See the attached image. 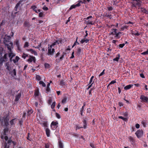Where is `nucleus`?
I'll return each mask as SVG.
<instances>
[{"label": "nucleus", "mask_w": 148, "mask_h": 148, "mask_svg": "<svg viewBox=\"0 0 148 148\" xmlns=\"http://www.w3.org/2000/svg\"><path fill=\"white\" fill-rule=\"evenodd\" d=\"M15 145V143L10 138L8 140L7 143H5L4 144L3 147V148H9L11 147H14Z\"/></svg>", "instance_id": "nucleus-1"}, {"label": "nucleus", "mask_w": 148, "mask_h": 148, "mask_svg": "<svg viewBox=\"0 0 148 148\" xmlns=\"http://www.w3.org/2000/svg\"><path fill=\"white\" fill-rule=\"evenodd\" d=\"M58 125V123L57 121H53L51 124V129L52 130H55L57 128Z\"/></svg>", "instance_id": "nucleus-2"}, {"label": "nucleus", "mask_w": 148, "mask_h": 148, "mask_svg": "<svg viewBox=\"0 0 148 148\" xmlns=\"http://www.w3.org/2000/svg\"><path fill=\"white\" fill-rule=\"evenodd\" d=\"M8 54L9 57L10 58V62H12V59L16 56L15 53H14L13 51L12 50L11 51H8Z\"/></svg>", "instance_id": "nucleus-3"}, {"label": "nucleus", "mask_w": 148, "mask_h": 148, "mask_svg": "<svg viewBox=\"0 0 148 148\" xmlns=\"http://www.w3.org/2000/svg\"><path fill=\"white\" fill-rule=\"evenodd\" d=\"M132 3L134 6L136 7L137 5L140 6V0H132Z\"/></svg>", "instance_id": "nucleus-4"}, {"label": "nucleus", "mask_w": 148, "mask_h": 148, "mask_svg": "<svg viewBox=\"0 0 148 148\" xmlns=\"http://www.w3.org/2000/svg\"><path fill=\"white\" fill-rule=\"evenodd\" d=\"M8 121L9 119L8 117L4 116L2 120V122L4 123L5 125V126H7L9 125Z\"/></svg>", "instance_id": "nucleus-5"}, {"label": "nucleus", "mask_w": 148, "mask_h": 148, "mask_svg": "<svg viewBox=\"0 0 148 148\" xmlns=\"http://www.w3.org/2000/svg\"><path fill=\"white\" fill-rule=\"evenodd\" d=\"M55 51L54 49L53 48H52L50 47H50H48V55L50 56H52L53 55L54 53L55 52Z\"/></svg>", "instance_id": "nucleus-6"}, {"label": "nucleus", "mask_w": 148, "mask_h": 148, "mask_svg": "<svg viewBox=\"0 0 148 148\" xmlns=\"http://www.w3.org/2000/svg\"><path fill=\"white\" fill-rule=\"evenodd\" d=\"M27 61L29 63H30L32 62L35 63L36 62V59L35 57L30 56L29 58L27 60Z\"/></svg>", "instance_id": "nucleus-7"}, {"label": "nucleus", "mask_w": 148, "mask_h": 148, "mask_svg": "<svg viewBox=\"0 0 148 148\" xmlns=\"http://www.w3.org/2000/svg\"><path fill=\"white\" fill-rule=\"evenodd\" d=\"M135 134L138 138L141 137L143 134V131L142 130H138L136 133Z\"/></svg>", "instance_id": "nucleus-8"}, {"label": "nucleus", "mask_w": 148, "mask_h": 148, "mask_svg": "<svg viewBox=\"0 0 148 148\" xmlns=\"http://www.w3.org/2000/svg\"><path fill=\"white\" fill-rule=\"evenodd\" d=\"M5 45L7 47L8 51L12 50V49H13V44L12 42H10L9 45L5 44Z\"/></svg>", "instance_id": "nucleus-9"}, {"label": "nucleus", "mask_w": 148, "mask_h": 148, "mask_svg": "<svg viewBox=\"0 0 148 148\" xmlns=\"http://www.w3.org/2000/svg\"><path fill=\"white\" fill-rule=\"evenodd\" d=\"M140 99L142 100V101L148 102V98L144 96V95H141Z\"/></svg>", "instance_id": "nucleus-10"}, {"label": "nucleus", "mask_w": 148, "mask_h": 148, "mask_svg": "<svg viewBox=\"0 0 148 148\" xmlns=\"http://www.w3.org/2000/svg\"><path fill=\"white\" fill-rule=\"evenodd\" d=\"M94 78V76H92L90 80L89 81V84L88 85V88H87V89H89L92 86V84L94 83V81H93V79Z\"/></svg>", "instance_id": "nucleus-11"}, {"label": "nucleus", "mask_w": 148, "mask_h": 148, "mask_svg": "<svg viewBox=\"0 0 148 148\" xmlns=\"http://www.w3.org/2000/svg\"><path fill=\"white\" fill-rule=\"evenodd\" d=\"M21 95V92L18 93L15 96V99L14 101L15 102H17L19 100L20 98Z\"/></svg>", "instance_id": "nucleus-12"}, {"label": "nucleus", "mask_w": 148, "mask_h": 148, "mask_svg": "<svg viewBox=\"0 0 148 148\" xmlns=\"http://www.w3.org/2000/svg\"><path fill=\"white\" fill-rule=\"evenodd\" d=\"M117 29H116L112 28L111 29V32L109 34L110 35H115L116 36V34Z\"/></svg>", "instance_id": "nucleus-13"}, {"label": "nucleus", "mask_w": 148, "mask_h": 148, "mask_svg": "<svg viewBox=\"0 0 148 148\" xmlns=\"http://www.w3.org/2000/svg\"><path fill=\"white\" fill-rule=\"evenodd\" d=\"M132 35H134L135 36H139L140 34L136 30L132 31Z\"/></svg>", "instance_id": "nucleus-14"}, {"label": "nucleus", "mask_w": 148, "mask_h": 148, "mask_svg": "<svg viewBox=\"0 0 148 148\" xmlns=\"http://www.w3.org/2000/svg\"><path fill=\"white\" fill-rule=\"evenodd\" d=\"M37 7L36 5H33L31 7V8L36 13H38L40 12V10H37L36 9Z\"/></svg>", "instance_id": "nucleus-15"}, {"label": "nucleus", "mask_w": 148, "mask_h": 148, "mask_svg": "<svg viewBox=\"0 0 148 148\" xmlns=\"http://www.w3.org/2000/svg\"><path fill=\"white\" fill-rule=\"evenodd\" d=\"M7 55H8V53H5L3 57L1 58L2 62H5L8 60V59L7 57Z\"/></svg>", "instance_id": "nucleus-16"}, {"label": "nucleus", "mask_w": 148, "mask_h": 148, "mask_svg": "<svg viewBox=\"0 0 148 148\" xmlns=\"http://www.w3.org/2000/svg\"><path fill=\"white\" fill-rule=\"evenodd\" d=\"M45 132L47 136L48 137L50 136V135L51 131L48 128H46L45 129Z\"/></svg>", "instance_id": "nucleus-17"}, {"label": "nucleus", "mask_w": 148, "mask_h": 148, "mask_svg": "<svg viewBox=\"0 0 148 148\" xmlns=\"http://www.w3.org/2000/svg\"><path fill=\"white\" fill-rule=\"evenodd\" d=\"M20 58L18 56H16L15 57V58L14 59H12V62L13 61V62L14 63H16L18 62V60H19Z\"/></svg>", "instance_id": "nucleus-18"}, {"label": "nucleus", "mask_w": 148, "mask_h": 148, "mask_svg": "<svg viewBox=\"0 0 148 148\" xmlns=\"http://www.w3.org/2000/svg\"><path fill=\"white\" fill-rule=\"evenodd\" d=\"M27 51L30 52L32 54H34L35 56H37V52L35 51L34 50L32 49H28Z\"/></svg>", "instance_id": "nucleus-19"}, {"label": "nucleus", "mask_w": 148, "mask_h": 148, "mask_svg": "<svg viewBox=\"0 0 148 148\" xmlns=\"http://www.w3.org/2000/svg\"><path fill=\"white\" fill-rule=\"evenodd\" d=\"M5 66L6 67V69L9 71H10L11 68L10 66V63L9 62H7L5 63Z\"/></svg>", "instance_id": "nucleus-20"}, {"label": "nucleus", "mask_w": 148, "mask_h": 148, "mask_svg": "<svg viewBox=\"0 0 148 148\" xmlns=\"http://www.w3.org/2000/svg\"><path fill=\"white\" fill-rule=\"evenodd\" d=\"M122 33L121 32H119L118 33L117 32L116 34V36H115V38L116 39H119L121 37V36L120 34Z\"/></svg>", "instance_id": "nucleus-21"}, {"label": "nucleus", "mask_w": 148, "mask_h": 148, "mask_svg": "<svg viewBox=\"0 0 148 148\" xmlns=\"http://www.w3.org/2000/svg\"><path fill=\"white\" fill-rule=\"evenodd\" d=\"M133 86V85L130 84L129 85H127L125 86L124 88V89L125 90H127L130 89Z\"/></svg>", "instance_id": "nucleus-22"}, {"label": "nucleus", "mask_w": 148, "mask_h": 148, "mask_svg": "<svg viewBox=\"0 0 148 148\" xmlns=\"http://www.w3.org/2000/svg\"><path fill=\"white\" fill-rule=\"evenodd\" d=\"M16 119H12L10 121V123L11 125H13L14 124V123H16Z\"/></svg>", "instance_id": "nucleus-23"}, {"label": "nucleus", "mask_w": 148, "mask_h": 148, "mask_svg": "<svg viewBox=\"0 0 148 148\" xmlns=\"http://www.w3.org/2000/svg\"><path fill=\"white\" fill-rule=\"evenodd\" d=\"M21 1H20L16 5L15 7V9L16 11H17V9L19 7L20 4L21 3Z\"/></svg>", "instance_id": "nucleus-24"}, {"label": "nucleus", "mask_w": 148, "mask_h": 148, "mask_svg": "<svg viewBox=\"0 0 148 148\" xmlns=\"http://www.w3.org/2000/svg\"><path fill=\"white\" fill-rule=\"evenodd\" d=\"M89 40L88 39H82L80 42L81 43L83 44L84 42H85L86 43H87L89 41Z\"/></svg>", "instance_id": "nucleus-25"}, {"label": "nucleus", "mask_w": 148, "mask_h": 148, "mask_svg": "<svg viewBox=\"0 0 148 148\" xmlns=\"http://www.w3.org/2000/svg\"><path fill=\"white\" fill-rule=\"evenodd\" d=\"M130 141L131 143H134V140L132 136H129L128 138Z\"/></svg>", "instance_id": "nucleus-26"}, {"label": "nucleus", "mask_w": 148, "mask_h": 148, "mask_svg": "<svg viewBox=\"0 0 148 148\" xmlns=\"http://www.w3.org/2000/svg\"><path fill=\"white\" fill-rule=\"evenodd\" d=\"M120 57L119 54H118L116 56V58L113 59V60L114 61H118Z\"/></svg>", "instance_id": "nucleus-27"}, {"label": "nucleus", "mask_w": 148, "mask_h": 148, "mask_svg": "<svg viewBox=\"0 0 148 148\" xmlns=\"http://www.w3.org/2000/svg\"><path fill=\"white\" fill-rule=\"evenodd\" d=\"M1 138L2 139H4L6 140L7 141L8 139V136L5 135H1Z\"/></svg>", "instance_id": "nucleus-28"}, {"label": "nucleus", "mask_w": 148, "mask_h": 148, "mask_svg": "<svg viewBox=\"0 0 148 148\" xmlns=\"http://www.w3.org/2000/svg\"><path fill=\"white\" fill-rule=\"evenodd\" d=\"M83 123L84 124L83 127L84 129H86V128L87 123L86 121V120L84 119L83 121Z\"/></svg>", "instance_id": "nucleus-29"}, {"label": "nucleus", "mask_w": 148, "mask_h": 148, "mask_svg": "<svg viewBox=\"0 0 148 148\" xmlns=\"http://www.w3.org/2000/svg\"><path fill=\"white\" fill-rule=\"evenodd\" d=\"M77 39H78V37H77V38H76V40L74 42V43L73 45V46H72V48L73 47L76 45H78L79 44V43L78 42H77Z\"/></svg>", "instance_id": "nucleus-30"}, {"label": "nucleus", "mask_w": 148, "mask_h": 148, "mask_svg": "<svg viewBox=\"0 0 148 148\" xmlns=\"http://www.w3.org/2000/svg\"><path fill=\"white\" fill-rule=\"evenodd\" d=\"M11 73L12 74V75L13 76L16 75V70L15 69H14L13 70L11 71Z\"/></svg>", "instance_id": "nucleus-31"}, {"label": "nucleus", "mask_w": 148, "mask_h": 148, "mask_svg": "<svg viewBox=\"0 0 148 148\" xmlns=\"http://www.w3.org/2000/svg\"><path fill=\"white\" fill-rule=\"evenodd\" d=\"M59 43L58 42V41H56L54 42L52 45H50V47L52 48L55 45H56L57 44H58Z\"/></svg>", "instance_id": "nucleus-32"}, {"label": "nucleus", "mask_w": 148, "mask_h": 148, "mask_svg": "<svg viewBox=\"0 0 148 148\" xmlns=\"http://www.w3.org/2000/svg\"><path fill=\"white\" fill-rule=\"evenodd\" d=\"M15 43L16 46H18L20 45L19 41L18 40L16 39L15 41Z\"/></svg>", "instance_id": "nucleus-33"}, {"label": "nucleus", "mask_w": 148, "mask_h": 148, "mask_svg": "<svg viewBox=\"0 0 148 148\" xmlns=\"http://www.w3.org/2000/svg\"><path fill=\"white\" fill-rule=\"evenodd\" d=\"M66 100H67V98L65 97H64L62 101V103L63 104H64L66 102Z\"/></svg>", "instance_id": "nucleus-34"}, {"label": "nucleus", "mask_w": 148, "mask_h": 148, "mask_svg": "<svg viewBox=\"0 0 148 148\" xmlns=\"http://www.w3.org/2000/svg\"><path fill=\"white\" fill-rule=\"evenodd\" d=\"M42 126L45 127H46L47 126V123L44 122L41 124Z\"/></svg>", "instance_id": "nucleus-35"}, {"label": "nucleus", "mask_w": 148, "mask_h": 148, "mask_svg": "<svg viewBox=\"0 0 148 148\" xmlns=\"http://www.w3.org/2000/svg\"><path fill=\"white\" fill-rule=\"evenodd\" d=\"M60 84L62 86H63L65 84V83L64 82V81L63 80H60Z\"/></svg>", "instance_id": "nucleus-36"}, {"label": "nucleus", "mask_w": 148, "mask_h": 148, "mask_svg": "<svg viewBox=\"0 0 148 148\" xmlns=\"http://www.w3.org/2000/svg\"><path fill=\"white\" fill-rule=\"evenodd\" d=\"M8 128H6L4 130V133H3V135H6V133L8 132Z\"/></svg>", "instance_id": "nucleus-37"}, {"label": "nucleus", "mask_w": 148, "mask_h": 148, "mask_svg": "<svg viewBox=\"0 0 148 148\" xmlns=\"http://www.w3.org/2000/svg\"><path fill=\"white\" fill-rule=\"evenodd\" d=\"M81 49L80 48H78L77 52V55H79L81 53Z\"/></svg>", "instance_id": "nucleus-38"}, {"label": "nucleus", "mask_w": 148, "mask_h": 148, "mask_svg": "<svg viewBox=\"0 0 148 148\" xmlns=\"http://www.w3.org/2000/svg\"><path fill=\"white\" fill-rule=\"evenodd\" d=\"M28 55L27 54H25L24 53H23L22 56V58L24 59H25L26 58L28 57Z\"/></svg>", "instance_id": "nucleus-39"}, {"label": "nucleus", "mask_w": 148, "mask_h": 148, "mask_svg": "<svg viewBox=\"0 0 148 148\" xmlns=\"http://www.w3.org/2000/svg\"><path fill=\"white\" fill-rule=\"evenodd\" d=\"M119 118L121 119L124 121H126L127 120V119L126 118H124L122 116H119Z\"/></svg>", "instance_id": "nucleus-40"}, {"label": "nucleus", "mask_w": 148, "mask_h": 148, "mask_svg": "<svg viewBox=\"0 0 148 148\" xmlns=\"http://www.w3.org/2000/svg\"><path fill=\"white\" fill-rule=\"evenodd\" d=\"M29 45V43L27 42H25V44L24 45L23 47L25 48L26 47H28Z\"/></svg>", "instance_id": "nucleus-41"}, {"label": "nucleus", "mask_w": 148, "mask_h": 148, "mask_svg": "<svg viewBox=\"0 0 148 148\" xmlns=\"http://www.w3.org/2000/svg\"><path fill=\"white\" fill-rule=\"evenodd\" d=\"M55 104H56L55 102L54 101V102H53V103H52L51 106V108L52 109H53L54 108L55 106Z\"/></svg>", "instance_id": "nucleus-42"}, {"label": "nucleus", "mask_w": 148, "mask_h": 148, "mask_svg": "<svg viewBox=\"0 0 148 148\" xmlns=\"http://www.w3.org/2000/svg\"><path fill=\"white\" fill-rule=\"evenodd\" d=\"M39 83L40 84L42 85L43 87H45L46 86L45 84L43 81H40Z\"/></svg>", "instance_id": "nucleus-43"}, {"label": "nucleus", "mask_w": 148, "mask_h": 148, "mask_svg": "<svg viewBox=\"0 0 148 148\" xmlns=\"http://www.w3.org/2000/svg\"><path fill=\"white\" fill-rule=\"evenodd\" d=\"M141 54L144 55L148 54V49H147L146 51L142 53Z\"/></svg>", "instance_id": "nucleus-44"}, {"label": "nucleus", "mask_w": 148, "mask_h": 148, "mask_svg": "<svg viewBox=\"0 0 148 148\" xmlns=\"http://www.w3.org/2000/svg\"><path fill=\"white\" fill-rule=\"evenodd\" d=\"M125 45V44L124 43L120 44L119 45L118 47L120 48H122Z\"/></svg>", "instance_id": "nucleus-45"}, {"label": "nucleus", "mask_w": 148, "mask_h": 148, "mask_svg": "<svg viewBox=\"0 0 148 148\" xmlns=\"http://www.w3.org/2000/svg\"><path fill=\"white\" fill-rule=\"evenodd\" d=\"M33 112V111L31 109L30 110H28V111L27 112V113L28 114V115H30L31 114H32Z\"/></svg>", "instance_id": "nucleus-46"}, {"label": "nucleus", "mask_w": 148, "mask_h": 148, "mask_svg": "<svg viewBox=\"0 0 148 148\" xmlns=\"http://www.w3.org/2000/svg\"><path fill=\"white\" fill-rule=\"evenodd\" d=\"M36 79L38 81L41 80V78L40 76L38 75H36Z\"/></svg>", "instance_id": "nucleus-47"}, {"label": "nucleus", "mask_w": 148, "mask_h": 148, "mask_svg": "<svg viewBox=\"0 0 148 148\" xmlns=\"http://www.w3.org/2000/svg\"><path fill=\"white\" fill-rule=\"evenodd\" d=\"M87 23L88 24H90L91 25H93L94 24V23L93 22V21H87Z\"/></svg>", "instance_id": "nucleus-48"}, {"label": "nucleus", "mask_w": 148, "mask_h": 148, "mask_svg": "<svg viewBox=\"0 0 148 148\" xmlns=\"http://www.w3.org/2000/svg\"><path fill=\"white\" fill-rule=\"evenodd\" d=\"M76 7L75 5H73L71 6L70 8H69V10H70L73 8H75Z\"/></svg>", "instance_id": "nucleus-49"}, {"label": "nucleus", "mask_w": 148, "mask_h": 148, "mask_svg": "<svg viewBox=\"0 0 148 148\" xmlns=\"http://www.w3.org/2000/svg\"><path fill=\"white\" fill-rule=\"evenodd\" d=\"M38 16L39 17H42L44 16V14L42 12H40L39 13Z\"/></svg>", "instance_id": "nucleus-50"}, {"label": "nucleus", "mask_w": 148, "mask_h": 148, "mask_svg": "<svg viewBox=\"0 0 148 148\" xmlns=\"http://www.w3.org/2000/svg\"><path fill=\"white\" fill-rule=\"evenodd\" d=\"M56 117L58 119H60L61 118L60 115L58 113H56Z\"/></svg>", "instance_id": "nucleus-51"}, {"label": "nucleus", "mask_w": 148, "mask_h": 148, "mask_svg": "<svg viewBox=\"0 0 148 148\" xmlns=\"http://www.w3.org/2000/svg\"><path fill=\"white\" fill-rule=\"evenodd\" d=\"M59 147L60 148H63V147L62 144L60 142H59Z\"/></svg>", "instance_id": "nucleus-52"}, {"label": "nucleus", "mask_w": 148, "mask_h": 148, "mask_svg": "<svg viewBox=\"0 0 148 148\" xmlns=\"http://www.w3.org/2000/svg\"><path fill=\"white\" fill-rule=\"evenodd\" d=\"M42 9L44 10H48V8L45 5H44L42 8Z\"/></svg>", "instance_id": "nucleus-53"}, {"label": "nucleus", "mask_w": 148, "mask_h": 148, "mask_svg": "<svg viewBox=\"0 0 148 148\" xmlns=\"http://www.w3.org/2000/svg\"><path fill=\"white\" fill-rule=\"evenodd\" d=\"M45 68H49L50 67L49 65L48 64H47V63H45Z\"/></svg>", "instance_id": "nucleus-54"}, {"label": "nucleus", "mask_w": 148, "mask_h": 148, "mask_svg": "<svg viewBox=\"0 0 148 148\" xmlns=\"http://www.w3.org/2000/svg\"><path fill=\"white\" fill-rule=\"evenodd\" d=\"M105 71V69H104L102 72H101L100 74L99 75V76L100 77L101 75H103L104 74V71Z\"/></svg>", "instance_id": "nucleus-55"}, {"label": "nucleus", "mask_w": 148, "mask_h": 148, "mask_svg": "<svg viewBox=\"0 0 148 148\" xmlns=\"http://www.w3.org/2000/svg\"><path fill=\"white\" fill-rule=\"evenodd\" d=\"M39 92L37 90L35 91L34 93V95L36 96H37L38 95Z\"/></svg>", "instance_id": "nucleus-56"}, {"label": "nucleus", "mask_w": 148, "mask_h": 148, "mask_svg": "<svg viewBox=\"0 0 148 148\" xmlns=\"http://www.w3.org/2000/svg\"><path fill=\"white\" fill-rule=\"evenodd\" d=\"M81 2H82L81 1H79V2L78 3H77V4H75V5L76 7H79V6H80L81 5L80 3Z\"/></svg>", "instance_id": "nucleus-57"}, {"label": "nucleus", "mask_w": 148, "mask_h": 148, "mask_svg": "<svg viewBox=\"0 0 148 148\" xmlns=\"http://www.w3.org/2000/svg\"><path fill=\"white\" fill-rule=\"evenodd\" d=\"M45 148H49V145L48 143H46L45 144Z\"/></svg>", "instance_id": "nucleus-58"}, {"label": "nucleus", "mask_w": 148, "mask_h": 148, "mask_svg": "<svg viewBox=\"0 0 148 148\" xmlns=\"http://www.w3.org/2000/svg\"><path fill=\"white\" fill-rule=\"evenodd\" d=\"M141 123L143 124V126L144 127H145L146 123L144 121H142L141 122Z\"/></svg>", "instance_id": "nucleus-59"}, {"label": "nucleus", "mask_w": 148, "mask_h": 148, "mask_svg": "<svg viewBox=\"0 0 148 148\" xmlns=\"http://www.w3.org/2000/svg\"><path fill=\"white\" fill-rule=\"evenodd\" d=\"M140 76L142 78H145V76L143 73H141L140 74Z\"/></svg>", "instance_id": "nucleus-60"}, {"label": "nucleus", "mask_w": 148, "mask_h": 148, "mask_svg": "<svg viewBox=\"0 0 148 148\" xmlns=\"http://www.w3.org/2000/svg\"><path fill=\"white\" fill-rule=\"evenodd\" d=\"M74 52L73 51L71 54V56L70 57L72 59V58H74Z\"/></svg>", "instance_id": "nucleus-61"}, {"label": "nucleus", "mask_w": 148, "mask_h": 148, "mask_svg": "<svg viewBox=\"0 0 148 148\" xmlns=\"http://www.w3.org/2000/svg\"><path fill=\"white\" fill-rule=\"evenodd\" d=\"M107 17L109 18L110 19H111L112 18V16L111 14H108L107 16Z\"/></svg>", "instance_id": "nucleus-62"}, {"label": "nucleus", "mask_w": 148, "mask_h": 148, "mask_svg": "<svg viewBox=\"0 0 148 148\" xmlns=\"http://www.w3.org/2000/svg\"><path fill=\"white\" fill-rule=\"evenodd\" d=\"M116 83V81L115 80H112L110 84H114Z\"/></svg>", "instance_id": "nucleus-63"}, {"label": "nucleus", "mask_w": 148, "mask_h": 148, "mask_svg": "<svg viewBox=\"0 0 148 148\" xmlns=\"http://www.w3.org/2000/svg\"><path fill=\"white\" fill-rule=\"evenodd\" d=\"M108 9L109 11H111L113 10V8L112 7H109L108 8Z\"/></svg>", "instance_id": "nucleus-64"}]
</instances>
